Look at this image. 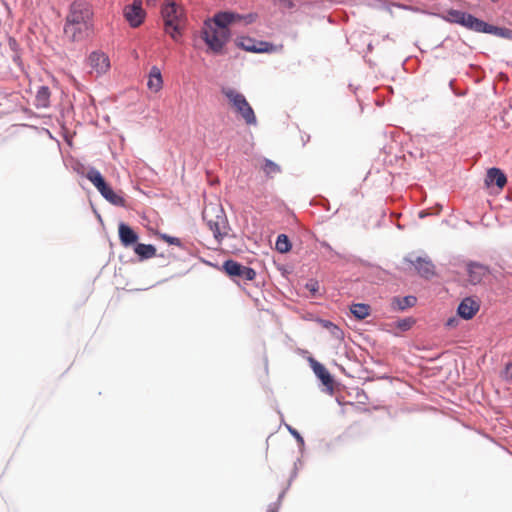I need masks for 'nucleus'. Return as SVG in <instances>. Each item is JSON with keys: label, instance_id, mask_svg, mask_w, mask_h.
Masks as SVG:
<instances>
[{"label": "nucleus", "instance_id": "19", "mask_svg": "<svg viewBox=\"0 0 512 512\" xmlns=\"http://www.w3.org/2000/svg\"><path fill=\"white\" fill-rule=\"evenodd\" d=\"M134 252L141 259H150L156 255V248L151 244L138 243L134 248Z\"/></svg>", "mask_w": 512, "mask_h": 512}, {"label": "nucleus", "instance_id": "11", "mask_svg": "<svg viewBox=\"0 0 512 512\" xmlns=\"http://www.w3.org/2000/svg\"><path fill=\"white\" fill-rule=\"evenodd\" d=\"M88 61L92 69L91 72H95L97 75L105 74L110 68L109 58L103 52H92Z\"/></svg>", "mask_w": 512, "mask_h": 512}, {"label": "nucleus", "instance_id": "28", "mask_svg": "<svg viewBox=\"0 0 512 512\" xmlns=\"http://www.w3.org/2000/svg\"><path fill=\"white\" fill-rule=\"evenodd\" d=\"M503 377L506 380L512 381V361L505 366V369L503 371Z\"/></svg>", "mask_w": 512, "mask_h": 512}, {"label": "nucleus", "instance_id": "4", "mask_svg": "<svg viewBox=\"0 0 512 512\" xmlns=\"http://www.w3.org/2000/svg\"><path fill=\"white\" fill-rule=\"evenodd\" d=\"M161 15L164 21V29L167 34L175 41H178L182 35L185 24L184 9L176 2L166 1L161 8Z\"/></svg>", "mask_w": 512, "mask_h": 512}, {"label": "nucleus", "instance_id": "6", "mask_svg": "<svg viewBox=\"0 0 512 512\" xmlns=\"http://www.w3.org/2000/svg\"><path fill=\"white\" fill-rule=\"evenodd\" d=\"M203 219L217 241H221L227 235L228 223L222 208L217 206L205 207Z\"/></svg>", "mask_w": 512, "mask_h": 512}, {"label": "nucleus", "instance_id": "20", "mask_svg": "<svg viewBox=\"0 0 512 512\" xmlns=\"http://www.w3.org/2000/svg\"><path fill=\"white\" fill-rule=\"evenodd\" d=\"M353 316L359 320H363L370 315L371 307L368 304L356 303L350 307Z\"/></svg>", "mask_w": 512, "mask_h": 512}, {"label": "nucleus", "instance_id": "2", "mask_svg": "<svg viewBox=\"0 0 512 512\" xmlns=\"http://www.w3.org/2000/svg\"><path fill=\"white\" fill-rule=\"evenodd\" d=\"M243 19L233 12L217 13L212 20H207L202 29V39L214 53H220L230 38L228 26Z\"/></svg>", "mask_w": 512, "mask_h": 512}, {"label": "nucleus", "instance_id": "8", "mask_svg": "<svg viewBox=\"0 0 512 512\" xmlns=\"http://www.w3.org/2000/svg\"><path fill=\"white\" fill-rule=\"evenodd\" d=\"M236 45L241 49L253 53H276L281 52L283 44H273L267 41H258L251 37H239Z\"/></svg>", "mask_w": 512, "mask_h": 512}, {"label": "nucleus", "instance_id": "13", "mask_svg": "<svg viewBox=\"0 0 512 512\" xmlns=\"http://www.w3.org/2000/svg\"><path fill=\"white\" fill-rule=\"evenodd\" d=\"M489 268L477 262L467 264L468 281L473 284H479L489 274Z\"/></svg>", "mask_w": 512, "mask_h": 512}, {"label": "nucleus", "instance_id": "15", "mask_svg": "<svg viewBox=\"0 0 512 512\" xmlns=\"http://www.w3.org/2000/svg\"><path fill=\"white\" fill-rule=\"evenodd\" d=\"M118 235L121 244L124 247H130L137 244L139 239L138 234L127 224L121 222L118 226Z\"/></svg>", "mask_w": 512, "mask_h": 512}, {"label": "nucleus", "instance_id": "33", "mask_svg": "<svg viewBox=\"0 0 512 512\" xmlns=\"http://www.w3.org/2000/svg\"><path fill=\"white\" fill-rule=\"evenodd\" d=\"M157 0H146L147 5H154Z\"/></svg>", "mask_w": 512, "mask_h": 512}, {"label": "nucleus", "instance_id": "31", "mask_svg": "<svg viewBox=\"0 0 512 512\" xmlns=\"http://www.w3.org/2000/svg\"><path fill=\"white\" fill-rule=\"evenodd\" d=\"M290 431H291V433H292L296 438H298V439H301V440H302L301 436L299 435V433H298L296 430H292V429H290Z\"/></svg>", "mask_w": 512, "mask_h": 512}, {"label": "nucleus", "instance_id": "1", "mask_svg": "<svg viewBox=\"0 0 512 512\" xmlns=\"http://www.w3.org/2000/svg\"><path fill=\"white\" fill-rule=\"evenodd\" d=\"M94 30V12L92 6L82 0L73 1L65 17L64 37L69 42H80L88 38Z\"/></svg>", "mask_w": 512, "mask_h": 512}, {"label": "nucleus", "instance_id": "3", "mask_svg": "<svg viewBox=\"0 0 512 512\" xmlns=\"http://www.w3.org/2000/svg\"><path fill=\"white\" fill-rule=\"evenodd\" d=\"M442 18L449 23L459 24L475 32L494 34L500 37H508L510 33L506 28L490 25L473 15L460 10L450 9L442 15Z\"/></svg>", "mask_w": 512, "mask_h": 512}, {"label": "nucleus", "instance_id": "10", "mask_svg": "<svg viewBox=\"0 0 512 512\" xmlns=\"http://www.w3.org/2000/svg\"><path fill=\"white\" fill-rule=\"evenodd\" d=\"M223 270L230 277H238L247 281L254 280L256 277L254 269L244 266L234 260L225 261L223 263Z\"/></svg>", "mask_w": 512, "mask_h": 512}, {"label": "nucleus", "instance_id": "26", "mask_svg": "<svg viewBox=\"0 0 512 512\" xmlns=\"http://www.w3.org/2000/svg\"><path fill=\"white\" fill-rule=\"evenodd\" d=\"M414 324V321L412 319H403L397 322V327L401 329L402 331L409 330L412 325Z\"/></svg>", "mask_w": 512, "mask_h": 512}, {"label": "nucleus", "instance_id": "25", "mask_svg": "<svg viewBox=\"0 0 512 512\" xmlns=\"http://www.w3.org/2000/svg\"><path fill=\"white\" fill-rule=\"evenodd\" d=\"M324 327H326L327 329L330 330L331 334L337 338V339H341L343 337V332L342 330L336 326L335 324H333L332 322L330 321H324Z\"/></svg>", "mask_w": 512, "mask_h": 512}, {"label": "nucleus", "instance_id": "30", "mask_svg": "<svg viewBox=\"0 0 512 512\" xmlns=\"http://www.w3.org/2000/svg\"><path fill=\"white\" fill-rule=\"evenodd\" d=\"M458 324V320L456 318H450L447 320L446 322V326L449 327V328H453V327H456Z\"/></svg>", "mask_w": 512, "mask_h": 512}, {"label": "nucleus", "instance_id": "29", "mask_svg": "<svg viewBox=\"0 0 512 512\" xmlns=\"http://www.w3.org/2000/svg\"><path fill=\"white\" fill-rule=\"evenodd\" d=\"M306 288L309 289L311 292L315 293L318 291V282L310 281L306 284Z\"/></svg>", "mask_w": 512, "mask_h": 512}, {"label": "nucleus", "instance_id": "21", "mask_svg": "<svg viewBox=\"0 0 512 512\" xmlns=\"http://www.w3.org/2000/svg\"><path fill=\"white\" fill-rule=\"evenodd\" d=\"M50 90L46 86H41L36 94V106L40 108H47L49 106Z\"/></svg>", "mask_w": 512, "mask_h": 512}, {"label": "nucleus", "instance_id": "27", "mask_svg": "<svg viewBox=\"0 0 512 512\" xmlns=\"http://www.w3.org/2000/svg\"><path fill=\"white\" fill-rule=\"evenodd\" d=\"M162 239L170 245H175L178 247L182 246L181 240L177 237H172V236L164 234V235H162Z\"/></svg>", "mask_w": 512, "mask_h": 512}, {"label": "nucleus", "instance_id": "18", "mask_svg": "<svg viewBox=\"0 0 512 512\" xmlns=\"http://www.w3.org/2000/svg\"><path fill=\"white\" fill-rule=\"evenodd\" d=\"M311 364H312V369H313L314 373L321 380V382L325 386H331L333 383V380H332L330 373L325 368V366L313 359L311 360Z\"/></svg>", "mask_w": 512, "mask_h": 512}, {"label": "nucleus", "instance_id": "17", "mask_svg": "<svg viewBox=\"0 0 512 512\" xmlns=\"http://www.w3.org/2000/svg\"><path fill=\"white\" fill-rule=\"evenodd\" d=\"M147 87L155 93L159 92L163 88V78L161 71L157 66H153L149 72Z\"/></svg>", "mask_w": 512, "mask_h": 512}, {"label": "nucleus", "instance_id": "22", "mask_svg": "<svg viewBox=\"0 0 512 512\" xmlns=\"http://www.w3.org/2000/svg\"><path fill=\"white\" fill-rule=\"evenodd\" d=\"M275 246H276L277 251H279L281 253H286L291 248L290 241H289L288 237L285 234H280L277 237V241H276Z\"/></svg>", "mask_w": 512, "mask_h": 512}, {"label": "nucleus", "instance_id": "5", "mask_svg": "<svg viewBox=\"0 0 512 512\" xmlns=\"http://www.w3.org/2000/svg\"><path fill=\"white\" fill-rule=\"evenodd\" d=\"M222 93L228 99L234 111L241 116L247 125L257 124L254 110L243 94L232 88H223Z\"/></svg>", "mask_w": 512, "mask_h": 512}, {"label": "nucleus", "instance_id": "14", "mask_svg": "<svg viewBox=\"0 0 512 512\" xmlns=\"http://www.w3.org/2000/svg\"><path fill=\"white\" fill-rule=\"evenodd\" d=\"M479 309L480 305L476 300L471 297H466L460 302L457 313L461 318L470 320L476 315Z\"/></svg>", "mask_w": 512, "mask_h": 512}, {"label": "nucleus", "instance_id": "9", "mask_svg": "<svg viewBox=\"0 0 512 512\" xmlns=\"http://www.w3.org/2000/svg\"><path fill=\"white\" fill-rule=\"evenodd\" d=\"M123 16L131 27H139L146 17V12L142 8V1L134 0L132 4L126 5L123 9Z\"/></svg>", "mask_w": 512, "mask_h": 512}, {"label": "nucleus", "instance_id": "23", "mask_svg": "<svg viewBox=\"0 0 512 512\" xmlns=\"http://www.w3.org/2000/svg\"><path fill=\"white\" fill-rule=\"evenodd\" d=\"M262 169L265 172V174L269 177H272L273 175L280 172V167L276 163L268 159L264 160Z\"/></svg>", "mask_w": 512, "mask_h": 512}, {"label": "nucleus", "instance_id": "32", "mask_svg": "<svg viewBox=\"0 0 512 512\" xmlns=\"http://www.w3.org/2000/svg\"><path fill=\"white\" fill-rule=\"evenodd\" d=\"M267 512H278V509L277 507L273 506V507H269Z\"/></svg>", "mask_w": 512, "mask_h": 512}, {"label": "nucleus", "instance_id": "7", "mask_svg": "<svg viewBox=\"0 0 512 512\" xmlns=\"http://www.w3.org/2000/svg\"><path fill=\"white\" fill-rule=\"evenodd\" d=\"M85 176L108 202L115 206H126V200L124 197L113 191V189L105 182L103 176L98 170L90 168Z\"/></svg>", "mask_w": 512, "mask_h": 512}, {"label": "nucleus", "instance_id": "12", "mask_svg": "<svg viewBox=\"0 0 512 512\" xmlns=\"http://www.w3.org/2000/svg\"><path fill=\"white\" fill-rule=\"evenodd\" d=\"M407 261L415 267L421 277L429 279L435 275V266L429 258L417 257L415 260L408 259Z\"/></svg>", "mask_w": 512, "mask_h": 512}, {"label": "nucleus", "instance_id": "24", "mask_svg": "<svg viewBox=\"0 0 512 512\" xmlns=\"http://www.w3.org/2000/svg\"><path fill=\"white\" fill-rule=\"evenodd\" d=\"M416 301H417V299L414 296H406V297H403L402 299L397 300L398 307L401 310H404L408 307L414 306L416 304Z\"/></svg>", "mask_w": 512, "mask_h": 512}, {"label": "nucleus", "instance_id": "16", "mask_svg": "<svg viewBox=\"0 0 512 512\" xmlns=\"http://www.w3.org/2000/svg\"><path fill=\"white\" fill-rule=\"evenodd\" d=\"M485 183L487 186L495 184L499 189H503L507 183V177L499 168L493 167L488 169Z\"/></svg>", "mask_w": 512, "mask_h": 512}]
</instances>
